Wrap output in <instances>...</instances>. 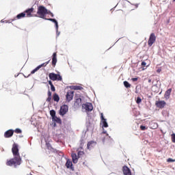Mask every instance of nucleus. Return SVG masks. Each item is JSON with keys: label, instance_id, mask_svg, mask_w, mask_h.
I'll use <instances>...</instances> for the list:
<instances>
[{"label": "nucleus", "instance_id": "obj_1", "mask_svg": "<svg viewBox=\"0 0 175 175\" xmlns=\"http://www.w3.org/2000/svg\"><path fill=\"white\" fill-rule=\"evenodd\" d=\"M12 152L14 157L7 159L5 164L7 166H14V167L16 169L18 166H20V165L23 163V159H21V156H20V149H18V144H13Z\"/></svg>", "mask_w": 175, "mask_h": 175}, {"label": "nucleus", "instance_id": "obj_2", "mask_svg": "<svg viewBox=\"0 0 175 175\" xmlns=\"http://www.w3.org/2000/svg\"><path fill=\"white\" fill-rule=\"evenodd\" d=\"M48 10L44 5H41L38 6L37 14L34 15V17H38L39 18L44 19L47 14Z\"/></svg>", "mask_w": 175, "mask_h": 175}, {"label": "nucleus", "instance_id": "obj_3", "mask_svg": "<svg viewBox=\"0 0 175 175\" xmlns=\"http://www.w3.org/2000/svg\"><path fill=\"white\" fill-rule=\"evenodd\" d=\"M82 109H85V113H87L88 117H91L90 113L94 110V105L92 103L86 102L82 104Z\"/></svg>", "mask_w": 175, "mask_h": 175}, {"label": "nucleus", "instance_id": "obj_4", "mask_svg": "<svg viewBox=\"0 0 175 175\" xmlns=\"http://www.w3.org/2000/svg\"><path fill=\"white\" fill-rule=\"evenodd\" d=\"M49 78L52 81H62V76H61V72H57V74H55V72L49 73Z\"/></svg>", "mask_w": 175, "mask_h": 175}, {"label": "nucleus", "instance_id": "obj_5", "mask_svg": "<svg viewBox=\"0 0 175 175\" xmlns=\"http://www.w3.org/2000/svg\"><path fill=\"white\" fill-rule=\"evenodd\" d=\"M86 133L87 131H83L81 139L79 140V147L77 150H84V144H85L87 140L85 138Z\"/></svg>", "mask_w": 175, "mask_h": 175}, {"label": "nucleus", "instance_id": "obj_6", "mask_svg": "<svg viewBox=\"0 0 175 175\" xmlns=\"http://www.w3.org/2000/svg\"><path fill=\"white\" fill-rule=\"evenodd\" d=\"M36 5H38V1H36L31 8H27L25 10V13H26L27 17H33L32 13H35L36 12L35 11V8H36V6H35Z\"/></svg>", "mask_w": 175, "mask_h": 175}, {"label": "nucleus", "instance_id": "obj_7", "mask_svg": "<svg viewBox=\"0 0 175 175\" xmlns=\"http://www.w3.org/2000/svg\"><path fill=\"white\" fill-rule=\"evenodd\" d=\"M69 111V106L68 105L64 104L60 107V109L59 110V114L62 117H64Z\"/></svg>", "mask_w": 175, "mask_h": 175}, {"label": "nucleus", "instance_id": "obj_8", "mask_svg": "<svg viewBox=\"0 0 175 175\" xmlns=\"http://www.w3.org/2000/svg\"><path fill=\"white\" fill-rule=\"evenodd\" d=\"M73 96H75V92L69 90L66 92V100L69 103L71 100H73Z\"/></svg>", "mask_w": 175, "mask_h": 175}, {"label": "nucleus", "instance_id": "obj_9", "mask_svg": "<svg viewBox=\"0 0 175 175\" xmlns=\"http://www.w3.org/2000/svg\"><path fill=\"white\" fill-rule=\"evenodd\" d=\"M100 124L102 128H109V123H107V119L105 118L103 113H100Z\"/></svg>", "mask_w": 175, "mask_h": 175}, {"label": "nucleus", "instance_id": "obj_10", "mask_svg": "<svg viewBox=\"0 0 175 175\" xmlns=\"http://www.w3.org/2000/svg\"><path fill=\"white\" fill-rule=\"evenodd\" d=\"M155 40H157V36H155V33H151L148 41V44L149 47H151L155 43Z\"/></svg>", "mask_w": 175, "mask_h": 175}, {"label": "nucleus", "instance_id": "obj_11", "mask_svg": "<svg viewBox=\"0 0 175 175\" xmlns=\"http://www.w3.org/2000/svg\"><path fill=\"white\" fill-rule=\"evenodd\" d=\"M46 146L48 148V150H52L53 152H55L56 154H58L60 157L64 156V153L59 150H57V149H54L53 146H51V144L49 142L46 143Z\"/></svg>", "mask_w": 175, "mask_h": 175}, {"label": "nucleus", "instance_id": "obj_12", "mask_svg": "<svg viewBox=\"0 0 175 175\" xmlns=\"http://www.w3.org/2000/svg\"><path fill=\"white\" fill-rule=\"evenodd\" d=\"M155 106H157V107L159 109H163V107L166 106V101L162 100H156Z\"/></svg>", "mask_w": 175, "mask_h": 175}, {"label": "nucleus", "instance_id": "obj_13", "mask_svg": "<svg viewBox=\"0 0 175 175\" xmlns=\"http://www.w3.org/2000/svg\"><path fill=\"white\" fill-rule=\"evenodd\" d=\"M66 167L67 169H70V170L75 172V167L73 166V163L70 159H66Z\"/></svg>", "mask_w": 175, "mask_h": 175}, {"label": "nucleus", "instance_id": "obj_14", "mask_svg": "<svg viewBox=\"0 0 175 175\" xmlns=\"http://www.w3.org/2000/svg\"><path fill=\"white\" fill-rule=\"evenodd\" d=\"M75 105H77V106H81L83 105L81 102L83 101V99L81 98V96L80 94H76L75 96Z\"/></svg>", "mask_w": 175, "mask_h": 175}, {"label": "nucleus", "instance_id": "obj_15", "mask_svg": "<svg viewBox=\"0 0 175 175\" xmlns=\"http://www.w3.org/2000/svg\"><path fill=\"white\" fill-rule=\"evenodd\" d=\"M14 135V130L10 129L4 133V137L9 139Z\"/></svg>", "mask_w": 175, "mask_h": 175}, {"label": "nucleus", "instance_id": "obj_16", "mask_svg": "<svg viewBox=\"0 0 175 175\" xmlns=\"http://www.w3.org/2000/svg\"><path fill=\"white\" fill-rule=\"evenodd\" d=\"M122 172L124 175H132V171L127 165L122 167Z\"/></svg>", "mask_w": 175, "mask_h": 175}, {"label": "nucleus", "instance_id": "obj_17", "mask_svg": "<svg viewBox=\"0 0 175 175\" xmlns=\"http://www.w3.org/2000/svg\"><path fill=\"white\" fill-rule=\"evenodd\" d=\"M57 62H58V59H57V52H54L52 55V66L55 68V65H57Z\"/></svg>", "mask_w": 175, "mask_h": 175}, {"label": "nucleus", "instance_id": "obj_18", "mask_svg": "<svg viewBox=\"0 0 175 175\" xmlns=\"http://www.w3.org/2000/svg\"><path fill=\"white\" fill-rule=\"evenodd\" d=\"M96 144H97L96 142L94 140L89 141L87 144V149L91 150V148H94V147H95Z\"/></svg>", "mask_w": 175, "mask_h": 175}, {"label": "nucleus", "instance_id": "obj_19", "mask_svg": "<svg viewBox=\"0 0 175 175\" xmlns=\"http://www.w3.org/2000/svg\"><path fill=\"white\" fill-rule=\"evenodd\" d=\"M71 157H72V162L73 163L76 164L79 162V156L77 155V154L75 153V152H72L71 154Z\"/></svg>", "mask_w": 175, "mask_h": 175}, {"label": "nucleus", "instance_id": "obj_20", "mask_svg": "<svg viewBox=\"0 0 175 175\" xmlns=\"http://www.w3.org/2000/svg\"><path fill=\"white\" fill-rule=\"evenodd\" d=\"M105 141L108 142V143H111V142H113V138H111V137L108 134V135H105V137H103L102 139V142L103 144H105Z\"/></svg>", "mask_w": 175, "mask_h": 175}, {"label": "nucleus", "instance_id": "obj_21", "mask_svg": "<svg viewBox=\"0 0 175 175\" xmlns=\"http://www.w3.org/2000/svg\"><path fill=\"white\" fill-rule=\"evenodd\" d=\"M26 14H27V13L25 12L19 13L16 15L15 20H16V18L17 20H21V18H24V17H25Z\"/></svg>", "mask_w": 175, "mask_h": 175}, {"label": "nucleus", "instance_id": "obj_22", "mask_svg": "<svg viewBox=\"0 0 175 175\" xmlns=\"http://www.w3.org/2000/svg\"><path fill=\"white\" fill-rule=\"evenodd\" d=\"M92 124H91V122H86V131L85 132H88L89 131H92Z\"/></svg>", "mask_w": 175, "mask_h": 175}, {"label": "nucleus", "instance_id": "obj_23", "mask_svg": "<svg viewBox=\"0 0 175 175\" xmlns=\"http://www.w3.org/2000/svg\"><path fill=\"white\" fill-rule=\"evenodd\" d=\"M170 94H172V88H170L165 91L164 94L165 99H169V98H170Z\"/></svg>", "mask_w": 175, "mask_h": 175}, {"label": "nucleus", "instance_id": "obj_24", "mask_svg": "<svg viewBox=\"0 0 175 175\" xmlns=\"http://www.w3.org/2000/svg\"><path fill=\"white\" fill-rule=\"evenodd\" d=\"M52 121L53 122H56V124H62V120L61 118H58L57 116L52 118Z\"/></svg>", "mask_w": 175, "mask_h": 175}, {"label": "nucleus", "instance_id": "obj_25", "mask_svg": "<svg viewBox=\"0 0 175 175\" xmlns=\"http://www.w3.org/2000/svg\"><path fill=\"white\" fill-rule=\"evenodd\" d=\"M51 23H53V24H55V29H58V28H59V25H58V21H57V19L53 18Z\"/></svg>", "mask_w": 175, "mask_h": 175}, {"label": "nucleus", "instance_id": "obj_26", "mask_svg": "<svg viewBox=\"0 0 175 175\" xmlns=\"http://www.w3.org/2000/svg\"><path fill=\"white\" fill-rule=\"evenodd\" d=\"M50 116L51 117V118H55V117H57V112L55 111V110L54 109H51L50 111Z\"/></svg>", "mask_w": 175, "mask_h": 175}, {"label": "nucleus", "instance_id": "obj_27", "mask_svg": "<svg viewBox=\"0 0 175 175\" xmlns=\"http://www.w3.org/2000/svg\"><path fill=\"white\" fill-rule=\"evenodd\" d=\"M53 100L57 103L59 102V95H58V94H53Z\"/></svg>", "mask_w": 175, "mask_h": 175}, {"label": "nucleus", "instance_id": "obj_28", "mask_svg": "<svg viewBox=\"0 0 175 175\" xmlns=\"http://www.w3.org/2000/svg\"><path fill=\"white\" fill-rule=\"evenodd\" d=\"M123 84L125 88H131V87L132 86V85H131V83H129V82H128L127 81H124L123 82Z\"/></svg>", "mask_w": 175, "mask_h": 175}, {"label": "nucleus", "instance_id": "obj_29", "mask_svg": "<svg viewBox=\"0 0 175 175\" xmlns=\"http://www.w3.org/2000/svg\"><path fill=\"white\" fill-rule=\"evenodd\" d=\"M14 20H16V18H13V19H10L9 21H3V20H1V23H4L5 24H10L12 23V21H14Z\"/></svg>", "mask_w": 175, "mask_h": 175}, {"label": "nucleus", "instance_id": "obj_30", "mask_svg": "<svg viewBox=\"0 0 175 175\" xmlns=\"http://www.w3.org/2000/svg\"><path fill=\"white\" fill-rule=\"evenodd\" d=\"M39 69H40V68H39L38 66H37L36 68H35L34 69H33L31 71L30 75H35V73H36V72H38V70H39Z\"/></svg>", "mask_w": 175, "mask_h": 175}, {"label": "nucleus", "instance_id": "obj_31", "mask_svg": "<svg viewBox=\"0 0 175 175\" xmlns=\"http://www.w3.org/2000/svg\"><path fill=\"white\" fill-rule=\"evenodd\" d=\"M135 102L137 105H140V103H142V98H140V96H137L135 98Z\"/></svg>", "mask_w": 175, "mask_h": 175}, {"label": "nucleus", "instance_id": "obj_32", "mask_svg": "<svg viewBox=\"0 0 175 175\" xmlns=\"http://www.w3.org/2000/svg\"><path fill=\"white\" fill-rule=\"evenodd\" d=\"M81 90H84V88L81 85H75V91H81Z\"/></svg>", "mask_w": 175, "mask_h": 175}, {"label": "nucleus", "instance_id": "obj_33", "mask_svg": "<svg viewBox=\"0 0 175 175\" xmlns=\"http://www.w3.org/2000/svg\"><path fill=\"white\" fill-rule=\"evenodd\" d=\"M14 132H15V133H23V130H21L20 128H16L15 130H14Z\"/></svg>", "mask_w": 175, "mask_h": 175}, {"label": "nucleus", "instance_id": "obj_34", "mask_svg": "<svg viewBox=\"0 0 175 175\" xmlns=\"http://www.w3.org/2000/svg\"><path fill=\"white\" fill-rule=\"evenodd\" d=\"M147 63L145 61H142L141 63V66H142V70H146V68H144V66H146Z\"/></svg>", "mask_w": 175, "mask_h": 175}, {"label": "nucleus", "instance_id": "obj_35", "mask_svg": "<svg viewBox=\"0 0 175 175\" xmlns=\"http://www.w3.org/2000/svg\"><path fill=\"white\" fill-rule=\"evenodd\" d=\"M84 154H85L84 151L79 150V151H78L77 156H78V157L81 158V155H84Z\"/></svg>", "mask_w": 175, "mask_h": 175}, {"label": "nucleus", "instance_id": "obj_36", "mask_svg": "<svg viewBox=\"0 0 175 175\" xmlns=\"http://www.w3.org/2000/svg\"><path fill=\"white\" fill-rule=\"evenodd\" d=\"M171 139H172V143H175V133H172V134L171 135Z\"/></svg>", "mask_w": 175, "mask_h": 175}, {"label": "nucleus", "instance_id": "obj_37", "mask_svg": "<svg viewBox=\"0 0 175 175\" xmlns=\"http://www.w3.org/2000/svg\"><path fill=\"white\" fill-rule=\"evenodd\" d=\"M167 162H168V163H173L174 162H175V159H173L172 158H168L167 159Z\"/></svg>", "mask_w": 175, "mask_h": 175}, {"label": "nucleus", "instance_id": "obj_38", "mask_svg": "<svg viewBox=\"0 0 175 175\" xmlns=\"http://www.w3.org/2000/svg\"><path fill=\"white\" fill-rule=\"evenodd\" d=\"M38 66L39 69H40L41 68H46V66H46V63H42V64L38 65Z\"/></svg>", "mask_w": 175, "mask_h": 175}, {"label": "nucleus", "instance_id": "obj_39", "mask_svg": "<svg viewBox=\"0 0 175 175\" xmlns=\"http://www.w3.org/2000/svg\"><path fill=\"white\" fill-rule=\"evenodd\" d=\"M162 114L164 117H169L170 116L169 111H166L165 112H163Z\"/></svg>", "mask_w": 175, "mask_h": 175}, {"label": "nucleus", "instance_id": "obj_40", "mask_svg": "<svg viewBox=\"0 0 175 175\" xmlns=\"http://www.w3.org/2000/svg\"><path fill=\"white\" fill-rule=\"evenodd\" d=\"M139 128H140L141 131H146V129H147V127L145 125H141L139 126Z\"/></svg>", "mask_w": 175, "mask_h": 175}, {"label": "nucleus", "instance_id": "obj_41", "mask_svg": "<svg viewBox=\"0 0 175 175\" xmlns=\"http://www.w3.org/2000/svg\"><path fill=\"white\" fill-rule=\"evenodd\" d=\"M32 139L33 137H30L29 139H28V143L29 144V146H32Z\"/></svg>", "mask_w": 175, "mask_h": 175}, {"label": "nucleus", "instance_id": "obj_42", "mask_svg": "<svg viewBox=\"0 0 175 175\" xmlns=\"http://www.w3.org/2000/svg\"><path fill=\"white\" fill-rule=\"evenodd\" d=\"M47 14H49L51 17H54V14L50 11V10H48Z\"/></svg>", "mask_w": 175, "mask_h": 175}, {"label": "nucleus", "instance_id": "obj_43", "mask_svg": "<svg viewBox=\"0 0 175 175\" xmlns=\"http://www.w3.org/2000/svg\"><path fill=\"white\" fill-rule=\"evenodd\" d=\"M47 95H48V97L52 98L53 93L51 92V91H50V90H48Z\"/></svg>", "mask_w": 175, "mask_h": 175}, {"label": "nucleus", "instance_id": "obj_44", "mask_svg": "<svg viewBox=\"0 0 175 175\" xmlns=\"http://www.w3.org/2000/svg\"><path fill=\"white\" fill-rule=\"evenodd\" d=\"M157 128H158V123H154L152 129H157Z\"/></svg>", "mask_w": 175, "mask_h": 175}, {"label": "nucleus", "instance_id": "obj_45", "mask_svg": "<svg viewBox=\"0 0 175 175\" xmlns=\"http://www.w3.org/2000/svg\"><path fill=\"white\" fill-rule=\"evenodd\" d=\"M102 133H105V136H109V133H107V131L105 130V128H103Z\"/></svg>", "mask_w": 175, "mask_h": 175}, {"label": "nucleus", "instance_id": "obj_46", "mask_svg": "<svg viewBox=\"0 0 175 175\" xmlns=\"http://www.w3.org/2000/svg\"><path fill=\"white\" fill-rule=\"evenodd\" d=\"M51 90L52 91V92H55V86H54V85H52V86H51Z\"/></svg>", "mask_w": 175, "mask_h": 175}, {"label": "nucleus", "instance_id": "obj_47", "mask_svg": "<svg viewBox=\"0 0 175 175\" xmlns=\"http://www.w3.org/2000/svg\"><path fill=\"white\" fill-rule=\"evenodd\" d=\"M137 80H139V77H134V78H132L131 79V81L135 83V81H137Z\"/></svg>", "mask_w": 175, "mask_h": 175}, {"label": "nucleus", "instance_id": "obj_48", "mask_svg": "<svg viewBox=\"0 0 175 175\" xmlns=\"http://www.w3.org/2000/svg\"><path fill=\"white\" fill-rule=\"evenodd\" d=\"M124 1H126V2H129V3H131V5H135V6L136 8H139V4H137V3H136V4H133V3H131L129 1H128V0H124Z\"/></svg>", "mask_w": 175, "mask_h": 175}, {"label": "nucleus", "instance_id": "obj_49", "mask_svg": "<svg viewBox=\"0 0 175 175\" xmlns=\"http://www.w3.org/2000/svg\"><path fill=\"white\" fill-rule=\"evenodd\" d=\"M56 30V38H58V36H59V35L61 34L60 31H58V29H55Z\"/></svg>", "mask_w": 175, "mask_h": 175}, {"label": "nucleus", "instance_id": "obj_50", "mask_svg": "<svg viewBox=\"0 0 175 175\" xmlns=\"http://www.w3.org/2000/svg\"><path fill=\"white\" fill-rule=\"evenodd\" d=\"M43 20H46V21H52L53 18H46V16L43 18Z\"/></svg>", "mask_w": 175, "mask_h": 175}, {"label": "nucleus", "instance_id": "obj_51", "mask_svg": "<svg viewBox=\"0 0 175 175\" xmlns=\"http://www.w3.org/2000/svg\"><path fill=\"white\" fill-rule=\"evenodd\" d=\"M51 99H52V97H47L46 100V102L50 103L51 102Z\"/></svg>", "mask_w": 175, "mask_h": 175}, {"label": "nucleus", "instance_id": "obj_52", "mask_svg": "<svg viewBox=\"0 0 175 175\" xmlns=\"http://www.w3.org/2000/svg\"><path fill=\"white\" fill-rule=\"evenodd\" d=\"M135 94H139V85H137L135 88Z\"/></svg>", "mask_w": 175, "mask_h": 175}, {"label": "nucleus", "instance_id": "obj_53", "mask_svg": "<svg viewBox=\"0 0 175 175\" xmlns=\"http://www.w3.org/2000/svg\"><path fill=\"white\" fill-rule=\"evenodd\" d=\"M52 80H49V81H48V83H49V85L51 87L52 85H54V84H53V81H51Z\"/></svg>", "mask_w": 175, "mask_h": 175}, {"label": "nucleus", "instance_id": "obj_54", "mask_svg": "<svg viewBox=\"0 0 175 175\" xmlns=\"http://www.w3.org/2000/svg\"><path fill=\"white\" fill-rule=\"evenodd\" d=\"M70 90H76V85H70Z\"/></svg>", "mask_w": 175, "mask_h": 175}, {"label": "nucleus", "instance_id": "obj_55", "mask_svg": "<svg viewBox=\"0 0 175 175\" xmlns=\"http://www.w3.org/2000/svg\"><path fill=\"white\" fill-rule=\"evenodd\" d=\"M158 83H161V81H159V80L157 81V83H155L153 86L158 88Z\"/></svg>", "mask_w": 175, "mask_h": 175}, {"label": "nucleus", "instance_id": "obj_56", "mask_svg": "<svg viewBox=\"0 0 175 175\" xmlns=\"http://www.w3.org/2000/svg\"><path fill=\"white\" fill-rule=\"evenodd\" d=\"M161 72H162V69L158 68V69L157 70V73H161Z\"/></svg>", "mask_w": 175, "mask_h": 175}, {"label": "nucleus", "instance_id": "obj_57", "mask_svg": "<svg viewBox=\"0 0 175 175\" xmlns=\"http://www.w3.org/2000/svg\"><path fill=\"white\" fill-rule=\"evenodd\" d=\"M23 75L25 79H28V77H29L31 76V74H29L28 76H27V77L25 76V75H24V74H23Z\"/></svg>", "mask_w": 175, "mask_h": 175}, {"label": "nucleus", "instance_id": "obj_58", "mask_svg": "<svg viewBox=\"0 0 175 175\" xmlns=\"http://www.w3.org/2000/svg\"><path fill=\"white\" fill-rule=\"evenodd\" d=\"M50 61H51V59L48 60L47 62H45V65H49V64H50Z\"/></svg>", "mask_w": 175, "mask_h": 175}, {"label": "nucleus", "instance_id": "obj_59", "mask_svg": "<svg viewBox=\"0 0 175 175\" xmlns=\"http://www.w3.org/2000/svg\"><path fill=\"white\" fill-rule=\"evenodd\" d=\"M53 126H54V128H55V126H57V123L55 122H53Z\"/></svg>", "mask_w": 175, "mask_h": 175}, {"label": "nucleus", "instance_id": "obj_60", "mask_svg": "<svg viewBox=\"0 0 175 175\" xmlns=\"http://www.w3.org/2000/svg\"><path fill=\"white\" fill-rule=\"evenodd\" d=\"M118 5V3H117V5L113 8L111 9V10H114V9H116V8H117Z\"/></svg>", "mask_w": 175, "mask_h": 175}, {"label": "nucleus", "instance_id": "obj_61", "mask_svg": "<svg viewBox=\"0 0 175 175\" xmlns=\"http://www.w3.org/2000/svg\"><path fill=\"white\" fill-rule=\"evenodd\" d=\"M169 23H170V19H168V20L167 21V24H169Z\"/></svg>", "mask_w": 175, "mask_h": 175}, {"label": "nucleus", "instance_id": "obj_62", "mask_svg": "<svg viewBox=\"0 0 175 175\" xmlns=\"http://www.w3.org/2000/svg\"><path fill=\"white\" fill-rule=\"evenodd\" d=\"M151 81H152L151 79H148V83H151Z\"/></svg>", "mask_w": 175, "mask_h": 175}, {"label": "nucleus", "instance_id": "obj_63", "mask_svg": "<svg viewBox=\"0 0 175 175\" xmlns=\"http://www.w3.org/2000/svg\"><path fill=\"white\" fill-rule=\"evenodd\" d=\"M159 88H161V85H162V83H161V82L159 83Z\"/></svg>", "mask_w": 175, "mask_h": 175}, {"label": "nucleus", "instance_id": "obj_64", "mask_svg": "<svg viewBox=\"0 0 175 175\" xmlns=\"http://www.w3.org/2000/svg\"><path fill=\"white\" fill-rule=\"evenodd\" d=\"M161 94H162V90H161V91L159 92V95H161Z\"/></svg>", "mask_w": 175, "mask_h": 175}]
</instances>
